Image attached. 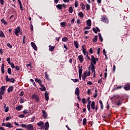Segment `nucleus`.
I'll return each mask as SVG.
<instances>
[{"mask_svg": "<svg viewBox=\"0 0 130 130\" xmlns=\"http://www.w3.org/2000/svg\"><path fill=\"white\" fill-rule=\"evenodd\" d=\"M78 59H79L80 63H82V62H83V61H84V56H83L82 55H79Z\"/></svg>", "mask_w": 130, "mask_h": 130, "instance_id": "nucleus-10", "label": "nucleus"}, {"mask_svg": "<svg viewBox=\"0 0 130 130\" xmlns=\"http://www.w3.org/2000/svg\"><path fill=\"white\" fill-rule=\"evenodd\" d=\"M56 7L57 9H59V10H62V5H61V4L57 5Z\"/></svg>", "mask_w": 130, "mask_h": 130, "instance_id": "nucleus-32", "label": "nucleus"}, {"mask_svg": "<svg viewBox=\"0 0 130 130\" xmlns=\"http://www.w3.org/2000/svg\"><path fill=\"white\" fill-rule=\"evenodd\" d=\"M35 120V116H32L30 119V122H33Z\"/></svg>", "mask_w": 130, "mask_h": 130, "instance_id": "nucleus-48", "label": "nucleus"}, {"mask_svg": "<svg viewBox=\"0 0 130 130\" xmlns=\"http://www.w3.org/2000/svg\"><path fill=\"white\" fill-rule=\"evenodd\" d=\"M75 94L77 96H80V89H79V87L76 88Z\"/></svg>", "mask_w": 130, "mask_h": 130, "instance_id": "nucleus-18", "label": "nucleus"}, {"mask_svg": "<svg viewBox=\"0 0 130 130\" xmlns=\"http://www.w3.org/2000/svg\"><path fill=\"white\" fill-rule=\"evenodd\" d=\"M35 82H36L37 83H38L39 86H40V87H43V84H42V81H41V79H38V78H36L35 79Z\"/></svg>", "mask_w": 130, "mask_h": 130, "instance_id": "nucleus-8", "label": "nucleus"}, {"mask_svg": "<svg viewBox=\"0 0 130 130\" xmlns=\"http://www.w3.org/2000/svg\"><path fill=\"white\" fill-rule=\"evenodd\" d=\"M19 33H21V27L20 26H18L14 30V34L16 36H19Z\"/></svg>", "mask_w": 130, "mask_h": 130, "instance_id": "nucleus-2", "label": "nucleus"}, {"mask_svg": "<svg viewBox=\"0 0 130 130\" xmlns=\"http://www.w3.org/2000/svg\"><path fill=\"white\" fill-rule=\"evenodd\" d=\"M90 9V5L89 4H86V11H89V10Z\"/></svg>", "mask_w": 130, "mask_h": 130, "instance_id": "nucleus-43", "label": "nucleus"}, {"mask_svg": "<svg viewBox=\"0 0 130 130\" xmlns=\"http://www.w3.org/2000/svg\"><path fill=\"white\" fill-rule=\"evenodd\" d=\"M78 16L81 17V18H84V13H83L82 12H80L78 13Z\"/></svg>", "mask_w": 130, "mask_h": 130, "instance_id": "nucleus-39", "label": "nucleus"}, {"mask_svg": "<svg viewBox=\"0 0 130 130\" xmlns=\"http://www.w3.org/2000/svg\"><path fill=\"white\" fill-rule=\"evenodd\" d=\"M31 45L32 47L35 49V50H37V46H36V44L33 42L31 43Z\"/></svg>", "mask_w": 130, "mask_h": 130, "instance_id": "nucleus-20", "label": "nucleus"}, {"mask_svg": "<svg viewBox=\"0 0 130 130\" xmlns=\"http://www.w3.org/2000/svg\"><path fill=\"white\" fill-rule=\"evenodd\" d=\"M74 46H75L76 48L78 49L79 48V43L77 41L74 42Z\"/></svg>", "mask_w": 130, "mask_h": 130, "instance_id": "nucleus-29", "label": "nucleus"}, {"mask_svg": "<svg viewBox=\"0 0 130 130\" xmlns=\"http://www.w3.org/2000/svg\"><path fill=\"white\" fill-rule=\"evenodd\" d=\"M87 103V101H86L85 98H83L82 99V103H83L84 104H86V103Z\"/></svg>", "mask_w": 130, "mask_h": 130, "instance_id": "nucleus-55", "label": "nucleus"}, {"mask_svg": "<svg viewBox=\"0 0 130 130\" xmlns=\"http://www.w3.org/2000/svg\"><path fill=\"white\" fill-rule=\"evenodd\" d=\"M41 88H40V90H41L42 91L46 90V88L45 87V86H44V85H43V86H41Z\"/></svg>", "mask_w": 130, "mask_h": 130, "instance_id": "nucleus-34", "label": "nucleus"}, {"mask_svg": "<svg viewBox=\"0 0 130 130\" xmlns=\"http://www.w3.org/2000/svg\"><path fill=\"white\" fill-rule=\"evenodd\" d=\"M101 21H102V22H104V23H108L109 22V20L106 17H102L101 18Z\"/></svg>", "mask_w": 130, "mask_h": 130, "instance_id": "nucleus-14", "label": "nucleus"}, {"mask_svg": "<svg viewBox=\"0 0 130 130\" xmlns=\"http://www.w3.org/2000/svg\"><path fill=\"white\" fill-rule=\"evenodd\" d=\"M1 21L2 23L4 24L5 25H8V22H7V21H6L5 20V19L3 18V19H1Z\"/></svg>", "mask_w": 130, "mask_h": 130, "instance_id": "nucleus-37", "label": "nucleus"}, {"mask_svg": "<svg viewBox=\"0 0 130 130\" xmlns=\"http://www.w3.org/2000/svg\"><path fill=\"white\" fill-rule=\"evenodd\" d=\"M1 72L2 74H5V64H4V63L2 64Z\"/></svg>", "mask_w": 130, "mask_h": 130, "instance_id": "nucleus-26", "label": "nucleus"}, {"mask_svg": "<svg viewBox=\"0 0 130 130\" xmlns=\"http://www.w3.org/2000/svg\"><path fill=\"white\" fill-rule=\"evenodd\" d=\"M82 52L84 55H88L89 54L88 52H86V49H85L84 46H82Z\"/></svg>", "mask_w": 130, "mask_h": 130, "instance_id": "nucleus-15", "label": "nucleus"}, {"mask_svg": "<svg viewBox=\"0 0 130 130\" xmlns=\"http://www.w3.org/2000/svg\"><path fill=\"white\" fill-rule=\"evenodd\" d=\"M69 40V39H68L67 37H64L62 39V41H63V42H68Z\"/></svg>", "mask_w": 130, "mask_h": 130, "instance_id": "nucleus-40", "label": "nucleus"}, {"mask_svg": "<svg viewBox=\"0 0 130 130\" xmlns=\"http://www.w3.org/2000/svg\"><path fill=\"white\" fill-rule=\"evenodd\" d=\"M92 30L93 31V32H94V33H95V34H97V32H100V29H99V28L98 27H96L95 28H93Z\"/></svg>", "mask_w": 130, "mask_h": 130, "instance_id": "nucleus-21", "label": "nucleus"}, {"mask_svg": "<svg viewBox=\"0 0 130 130\" xmlns=\"http://www.w3.org/2000/svg\"><path fill=\"white\" fill-rule=\"evenodd\" d=\"M118 102L117 103V105L118 106H119L120 105H121V101H120V100H119V99H118Z\"/></svg>", "mask_w": 130, "mask_h": 130, "instance_id": "nucleus-50", "label": "nucleus"}, {"mask_svg": "<svg viewBox=\"0 0 130 130\" xmlns=\"http://www.w3.org/2000/svg\"><path fill=\"white\" fill-rule=\"evenodd\" d=\"M49 94V93L47 92V91H46L45 93V97L46 101H48V100H49V96L48 95Z\"/></svg>", "mask_w": 130, "mask_h": 130, "instance_id": "nucleus-19", "label": "nucleus"}, {"mask_svg": "<svg viewBox=\"0 0 130 130\" xmlns=\"http://www.w3.org/2000/svg\"><path fill=\"white\" fill-rule=\"evenodd\" d=\"M22 108H23V106H22V105L18 106L16 107V110H17V111H20V110H21L22 109Z\"/></svg>", "mask_w": 130, "mask_h": 130, "instance_id": "nucleus-28", "label": "nucleus"}, {"mask_svg": "<svg viewBox=\"0 0 130 130\" xmlns=\"http://www.w3.org/2000/svg\"><path fill=\"white\" fill-rule=\"evenodd\" d=\"M80 7L82 9V11H84L85 10V5L83 4V3H81V5H80Z\"/></svg>", "mask_w": 130, "mask_h": 130, "instance_id": "nucleus-38", "label": "nucleus"}, {"mask_svg": "<svg viewBox=\"0 0 130 130\" xmlns=\"http://www.w3.org/2000/svg\"><path fill=\"white\" fill-rule=\"evenodd\" d=\"M97 39H98V36H95L94 39L92 40V42L95 43V42H97Z\"/></svg>", "mask_w": 130, "mask_h": 130, "instance_id": "nucleus-33", "label": "nucleus"}, {"mask_svg": "<svg viewBox=\"0 0 130 130\" xmlns=\"http://www.w3.org/2000/svg\"><path fill=\"white\" fill-rule=\"evenodd\" d=\"M5 108L6 109H5V112H8V111H9V107H6Z\"/></svg>", "mask_w": 130, "mask_h": 130, "instance_id": "nucleus-59", "label": "nucleus"}, {"mask_svg": "<svg viewBox=\"0 0 130 130\" xmlns=\"http://www.w3.org/2000/svg\"><path fill=\"white\" fill-rule=\"evenodd\" d=\"M19 96H20V97H22V96H24V91H22L20 92V93H19Z\"/></svg>", "mask_w": 130, "mask_h": 130, "instance_id": "nucleus-53", "label": "nucleus"}, {"mask_svg": "<svg viewBox=\"0 0 130 130\" xmlns=\"http://www.w3.org/2000/svg\"><path fill=\"white\" fill-rule=\"evenodd\" d=\"M54 48H55V46H51V45L49 46V51H53V50H54Z\"/></svg>", "mask_w": 130, "mask_h": 130, "instance_id": "nucleus-22", "label": "nucleus"}, {"mask_svg": "<svg viewBox=\"0 0 130 130\" xmlns=\"http://www.w3.org/2000/svg\"><path fill=\"white\" fill-rule=\"evenodd\" d=\"M73 11H74V9H73V7H70L69 9V13L72 14Z\"/></svg>", "mask_w": 130, "mask_h": 130, "instance_id": "nucleus-35", "label": "nucleus"}, {"mask_svg": "<svg viewBox=\"0 0 130 130\" xmlns=\"http://www.w3.org/2000/svg\"><path fill=\"white\" fill-rule=\"evenodd\" d=\"M115 70H116V67L115 65H113V73H115Z\"/></svg>", "mask_w": 130, "mask_h": 130, "instance_id": "nucleus-51", "label": "nucleus"}, {"mask_svg": "<svg viewBox=\"0 0 130 130\" xmlns=\"http://www.w3.org/2000/svg\"><path fill=\"white\" fill-rule=\"evenodd\" d=\"M38 96H37V95H36V94H33L31 97H32V99H36L37 98V97H38Z\"/></svg>", "mask_w": 130, "mask_h": 130, "instance_id": "nucleus-57", "label": "nucleus"}, {"mask_svg": "<svg viewBox=\"0 0 130 130\" xmlns=\"http://www.w3.org/2000/svg\"><path fill=\"white\" fill-rule=\"evenodd\" d=\"M87 107L89 112H90L91 110V101H88Z\"/></svg>", "mask_w": 130, "mask_h": 130, "instance_id": "nucleus-16", "label": "nucleus"}, {"mask_svg": "<svg viewBox=\"0 0 130 130\" xmlns=\"http://www.w3.org/2000/svg\"><path fill=\"white\" fill-rule=\"evenodd\" d=\"M0 37L2 38H4L5 37V34H4V32L3 31L0 30Z\"/></svg>", "mask_w": 130, "mask_h": 130, "instance_id": "nucleus-31", "label": "nucleus"}, {"mask_svg": "<svg viewBox=\"0 0 130 130\" xmlns=\"http://www.w3.org/2000/svg\"><path fill=\"white\" fill-rule=\"evenodd\" d=\"M100 104L101 105V109H103V103L102 102V101L100 100L99 101Z\"/></svg>", "mask_w": 130, "mask_h": 130, "instance_id": "nucleus-42", "label": "nucleus"}, {"mask_svg": "<svg viewBox=\"0 0 130 130\" xmlns=\"http://www.w3.org/2000/svg\"><path fill=\"white\" fill-rule=\"evenodd\" d=\"M13 90H14V86H11L8 89L7 91L8 93H10L11 92H13Z\"/></svg>", "mask_w": 130, "mask_h": 130, "instance_id": "nucleus-25", "label": "nucleus"}, {"mask_svg": "<svg viewBox=\"0 0 130 130\" xmlns=\"http://www.w3.org/2000/svg\"><path fill=\"white\" fill-rule=\"evenodd\" d=\"M29 113H31V110H30V109H25L23 111L24 114H28Z\"/></svg>", "mask_w": 130, "mask_h": 130, "instance_id": "nucleus-17", "label": "nucleus"}, {"mask_svg": "<svg viewBox=\"0 0 130 130\" xmlns=\"http://www.w3.org/2000/svg\"><path fill=\"white\" fill-rule=\"evenodd\" d=\"M37 125L38 126H40V129H44V126H43V125H44V122H43L42 121L39 122L37 123Z\"/></svg>", "mask_w": 130, "mask_h": 130, "instance_id": "nucleus-5", "label": "nucleus"}, {"mask_svg": "<svg viewBox=\"0 0 130 130\" xmlns=\"http://www.w3.org/2000/svg\"><path fill=\"white\" fill-rule=\"evenodd\" d=\"M99 39L101 40V42H103V38H102V36H101V34L99 33Z\"/></svg>", "mask_w": 130, "mask_h": 130, "instance_id": "nucleus-41", "label": "nucleus"}, {"mask_svg": "<svg viewBox=\"0 0 130 130\" xmlns=\"http://www.w3.org/2000/svg\"><path fill=\"white\" fill-rule=\"evenodd\" d=\"M72 80L73 82H74V83H77V82H79V79H72Z\"/></svg>", "mask_w": 130, "mask_h": 130, "instance_id": "nucleus-54", "label": "nucleus"}, {"mask_svg": "<svg viewBox=\"0 0 130 130\" xmlns=\"http://www.w3.org/2000/svg\"><path fill=\"white\" fill-rule=\"evenodd\" d=\"M91 92H92V89H89L87 90V94H91Z\"/></svg>", "mask_w": 130, "mask_h": 130, "instance_id": "nucleus-63", "label": "nucleus"}, {"mask_svg": "<svg viewBox=\"0 0 130 130\" xmlns=\"http://www.w3.org/2000/svg\"><path fill=\"white\" fill-rule=\"evenodd\" d=\"M124 89L125 90H126V91H128L130 90V83H126L124 87Z\"/></svg>", "mask_w": 130, "mask_h": 130, "instance_id": "nucleus-9", "label": "nucleus"}, {"mask_svg": "<svg viewBox=\"0 0 130 130\" xmlns=\"http://www.w3.org/2000/svg\"><path fill=\"white\" fill-rule=\"evenodd\" d=\"M7 46H8V47H9V48H13V46H12V45H11V44H10L9 43L7 44Z\"/></svg>", "mask_w": 130, "mask_h": 130, "instance_id": "nucleus-47", "label": "nucleus"}, {"mask_svg": "<svg viewBox=\"0 0 130 130\" xmlns=\"http://www.w3.org/2000/svg\"><path fill=\"white\" fill-rule=\"evenodd\" d=\"M86 25L89 26H91L92 22L91 21V19H88L86 21Z\"/></svg>", "mask_w": 130, "mask_h": 130, "instance_id": "nucleus-24", "label": "nucleus"}, {"mask_svg": "<svg viewBox=\"0 0 130 130\" xmlns=\"http://www.w3.org/2000/svg\"><path fill=\"white\" fill-rule=\"evenodd\" d=\"M89 68L91 70V73H93V77H95V65L94 64L91 63L89 66Z\"/></svg>", "mask_w": 130, "mask_h": 130, "instance_id": "nucleus-3", "label": "nucleus"}, {"mask_svg": "<svg viewBox=\"0 0 130 130\" xmlns=\"http://www.w3.org/2000/svg\"><path fill=\"white\" fill-rule=\"evenodd\" d=\"M87 85H93V83L90 81H87Z\"/></svg>", "mask_w": 130, "mask_h": 130, "instance_id": "nucleus-60", "label": "nucleus"}, {"mask_svg": "<svg viewBox=\"0 0 130 130\" xmlns=\"http://www.w3.org/2000/svg\"><path fill=\"white\" fill-rule=\"evenodd\" d=\"M15 70L16 71H20V67L18 66H16L15 67Z\"/></svg>", "mask_w": 130, "mask_h": 130, "instance_id": "nucleus-61", "label": "nucleus"}, {"mask_svg": "<svg viewBox=\"0 0 130 130\" xmlns=\"http://www.w3.org/2000/svg\"><path fill=\"white\" fill-rule=\"evenodd\" d=\"M19 101H20V103H21V104L24 103V99L20 98L19 99Z\"/></svg>", "mask_w": 130, "mask_h": 130, "instance_id": "nucleus-49", "label": "nucleus"}, {"mask_svg": "<svg viewBox=\"0 0 130 130\" xmlns=\"http://www.w3.org/2000/svg\"><path fill=\"white\" fill-rule=\"evenodd\" d=\"M7 72L9 75H12V69L11 68H8Z\"/></svg>", "mask_w": 130, "mask_h": 130, "instance_id": "nucleus-44", "label": "nucleus"}, {"mask_svg": "<svg viewBox=\"0 0 130 130\" xmlns=\"http://www.w3.org/2000/svg\"><path fill=\"white\" fill-rule=\"evenodd\" d=\"M0 91L5 92V91H6V86H2L0 88Z\"/></svg>", "mask_w": 130, "mask_h": 130, "instance_id": "nucleus-30", "label": "nucleus"}, {"mask_svg": "<svg viewBox=\"0 0 130 130\" xmlns=\"http://www.w3.org/2000/svg\"><path fill=\"white\" fill-rule=\"evenodd\" d=\"M10 64L11 65V67L12 68V69H15V64L13 63H10Z\"/></svg>", "mask_w": 130, "mask_h": 130, "instance_id": "nucleus-58", "label": "nucleus"}, {"mask_svg": "<svg viewBox=\"0 0 130 130\" xmlns=\"http://www.w3.org/2000/svg\"><path fill=\"white\" fill-rule=\"evenodd\" d=\"M91 109H92V110H95V112H96L97 110H98V106H95V102L92 101L91 102Z\"/></svg>", "mask_w": 130, "mask_h": 130, "instance_id": "nucleus-1", "label": "nucleus"}, {"mask_svg": "<svg viewBox=\"0 0 130 130\" xmlns=\"http://www.w3.org/2000/svg\"><path fill=\"white\" fill-rule=\"evenodd\" d=\"M75 8H78L79 7V3H78V1H76L75 3Z\"/></svg>", "mask_w": 130, "mask_h": 130, "instance_id": "nucleus-52", "label": "nucleus"}, {"mask_svg": "<svg viewBox=\"0 0 130 130\" xmlns=\"http://www.w3.org/2000/svg\"><path fill=\"white\" fill-rule=\"evenodd\" d=\"M42 116L44 117V118H45V119L48 118V115L47 114L46 111H45L44 110H42Z\"/></svg>", "mask_w": 130, "mask_h": 130, "instance_id": "nucleus-7", "label": "nucleus"}, {"mask_svg": "<svg viewBox=\"0 0 130 130\" xmlns=\"http://www.w3.org/2000/svg\"><path fill=\"white\" fill-rule=\"evenodd\" d=\"M6 81L7 82H10V83H15V78H11V79L9 78V76H6Z\"/></svg>", "mask_w": 130, "mask_h": 130, "instance_id": "nucleus-4", "label": "nucleus"}, {"mask_svg": "<svg viewBox=\"0 0 130 130\" xmlns=\"http://www.w3.org/2000/svg\"><path fill=\"white\" fill-rule=\"evenodd\" d=\"M45 76L47 80H49V76H48V74H47V72H45Z\"/></svg>", "mask_w": 130, "mask_h": 130, "instance_id": "nucleus-45", "label": "nucleus"}, {"mask_svg": "<svg viewBox=\"0 0 130 130\" xmlns=\"http://www.w3.org/2000/svg\"><path fill=\"white\" fill-rule=\"evenodd\" d=\"M26 129L27 130H34V127L32 126V124H29L27 125Z\"/></svg>", "mask_w": 130, "mask_h": 130, "instance_id": "nucleus-12", "label": "nucleus"}, {"mask_svg": "<svg viewBox=\"0 0 130 130\" xmlns=\"http://www.w3.org/2000/svg\"><path fill=\"white\" fill-rule=\"evenodd\" d=\"M44 129L45 130H48V128H49V123L48 122V121H47L44 125Z\"/></svg>", "mask_w": 130, "mask_h": 130, "instance_id": "nucleus-13", "label": "nucleus"}, {"mask_svg": "<svg viewBox=\"0 0 130 130\" xmlns=\"http://www.w3.org/2000/svg\"><path fill=\"white\" fill-rule=\"evenodd\" d=\"M83 73V66L79 67V78L80 80L82 78V73Z\"/></svg>", "mask_w": 130, "mask_h": 130, "instance_id": "nucleus-6", "label": "nucleus"}, {"mask_svg": "<svg viewBox=\"0 0 130 130\" xmlns=\"http://www.w3.org/2000/svg\"><path fill=\"white\" fill-rule=\"evenodd\" d=\"M121 88H122V86H118V87L115 88V90H117L118 89H121Z\"/></svg>", "mask_w": 130, "mask_h": 130, "instance_id": "nucleus-62", "label": "nucleus"}, {"mask_svg": "<svg viewBox=\"0 0 130 130\" xmlns=\"http://www.w3.org/2000/svg\"><path fill=\"white\" fill-rule=\"evenodd\" d=\"M21 126H22V127H26V128H27V124H21Z\"/></svg>", "mask_w": 130, "mask_h": 130, "instance_id": "nucleus-64", "label": "nucleus"}, {"mask_svg": "<svg viewBox=\"0 0 130 130\" xmlns=\"http://www.w3.org/2000/svg\"><path fill=\"white\" fill-rule=\"evenodd\" d=\"M60 25L61 27H66V26H67V22H61Z\"/></svg>", "mask_w": 130, "mask_h": 130, "instance_id": "nucleus-36", "label": "nucleus"}, {"mask_svg": "<svg viewBox=\"0 0 130 130\" xmlns=\"http://www.w3.org/2000/svg\"><path fill=\"white\" fill-rule=\"evenodd\" d=\"M87 78V72L84 73L83 75H82V79L83 81H86V79Z\"/></svg>", "mask_w": 130, "mask_h": 130, "instance_id": "nucleus-23", "label": "nucleus"}, {"mask_svg": "<svg viewBox=\"0 0 130 130\" xmlns=\"http://www.w3.org/2000/svg\"><path fill=\"white\" fill-rule=\"evenodd\" d=\"M7 61H8L9 64H11V58H8L7 59Z\"/></svg>", "mask_w": 130, "mask_h": 130, "instance_id": "nucleus-56", "label": "nucleus"}, {"mask_svg": "<svg viewBox=\"0 0 130 130\" xmlns=\"http://www.w3.org/2000/svg\"><path fill=\"white\" fill-rule=\"evenodd\" d=\"M90 61H91V63H93V64H96V59H95V57H94L93 55L91 56V57L90 58Z\"/></svg>", "mask_w": 130, "mask_h": 130, "instance_id": "nucleus-11", "label": "nucleus"}, {"mask_svg": "<svg viewBox=\"0 0 130 130\" xmlns=\"http://www.w3.org/2000/svg\"><path fill=\"white\" fill-rule=\"evenodd\" d=\"M6 127H13V124L10 122H7L6 123Z\"/></svg>", "mask_w": 130, "mask_h": 130, "instance_id": "nucleus-27", "label": "nucleus"}, {"mask_svg": "<svg viewBox=\"0 0 130 130\" xmlns=\"http://www.w3.org/2000/svg\"><path fill=\"white\" fill-rule=\"evenodd\" d=\"M87 123V119L85 118L83 120V125H85Z\"/></svg>", "mask_w": 130, "mask_h": 130, "instance_id": "nucleus-46", "label": "nucleus"}]
</instances>
